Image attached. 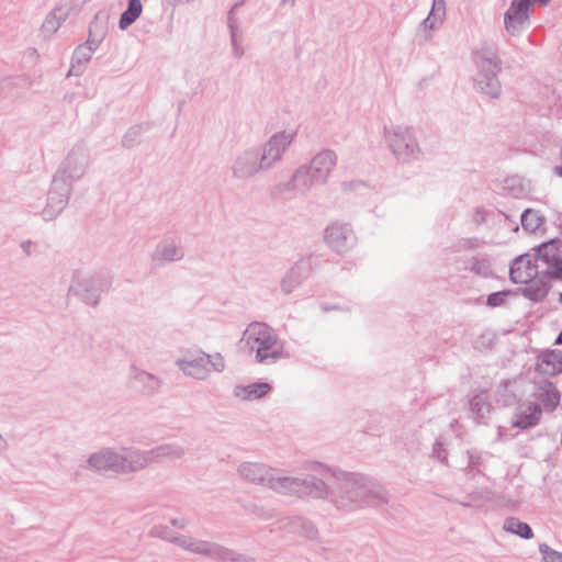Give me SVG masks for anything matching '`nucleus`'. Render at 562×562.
<instances>
[{
	"label": "nucleus",
	"mask_w": 562,
	"mask_h": 562,
	"mask_svg": "<svg viewBox=\"0 0 562 562\" xmlns=\"http://www.w3.org/2000/svg\"><path fill=\"white\" fill-rule=\"evenodd\" d=\"M561 241L552 239L541 244L538 249V256L551 267V274L562 280V251Z\"/></svg>",
	"instance_id": "3"
},
{
	"label": "nucleus",
	"mask_w": 562,
	"mask_h": 562,
	"mask_svg": "<svg viewBox=\"0 0 562 562\" xmlns=\"http://www.w3.org/2000/svg\"><path fill=\"white\" fill-rule=\"evenodd\" d=\"M509 273L515 283H527L536 276V268L528 258L520 257L513 262Z\"/></svg>",
	"instance_id": "6"
},
{
	"label": "nucleus",
	"mask_w": 562,
	"mask_h": 562,
	"mask_svg": "<svg viewBox=\"0 0 562 562\" xmlns=\"http://www.w3.org/2000/svg\"><path fill=\"white\" fill-rule=\"evenodd\" d=\"M505 529L526 539L532 537L531 528L516 518L507 519L505 522Z\"/></svg>",
	"instance_id": "12"
},
{
	"label": "nucleus",
	"mask_w": 562,
	"mask_h": 562,
	"mask_svg": "<svg viewBox=\"0 0 562 562\" xmlns=\"http://www.w3.org/2000/svg\"><path fill=\"white\" fill-rule=\"evenodd\" d=\"M559 402V393L555 390H552L549 394V408L553 409Z\"/></svg>",
	"instance_id": "17"
},
{
	"label": "nucleus",
	"mask_w": 562,
	"mask_h": 562,
	"mask_svg": "<svg viewBox=\"0 0 562 562\" xmlns=\"http://www.w3.org/2000/svg\"><path fill=\"white\" fill-rule=\"evenodd\" d=\"M555 172L562 177V166L555 168Z\"/></svg>",
	"instance_id": "20"
},
{
	"label": "nucleus",
	"mask_w": 562,
	"mask_h": 562,
	"mask_svg": "<svg viewBox=\"0 0 562 562\" xmlns=\"http://www.w3.org/2000/svg\"><path fill=\"white\" fill-rule=\"evenodd\" d=\"M537 371L541 374L553 376L562 372V351H543L537 360Z\"/></svg>",
	"instance_id": "5"
},
{
	"label": "nucleus",
	"mask_w": 562,
	"mask_h": 562,
	"mask_svg": "<svg viewBox=\"0 0 562 562\" xmlns=\"http://www.w3.org/2000/svg\"><path fill=\"white\" fill-rule=\"evenodd\" d=\"M211 362V356L201 353L196 359V362L183 361L181 362L182 370L190 375L200 378L203 372L207 370V366Z\"/></svg>",
	"instance_id": "10"
},
{
	"label": "nucleus",
	"mask_w": 562,
	"mask_h": 562,
	"mask_svg": "<svg viewBox=\"0 0 562 562\" xmlns=\"http://www.w3.org/2000/svg\"><path fill=\"white\" fill-rule=\"evenodd\" d=\"M243 473L247 476V477H250L251 480H255L256 477L254 476V474L256 472H259L261 471V468L258 467V465H251V464H248V465H245L243 467Z\"/></svg>",
	"instance_id": "16"
},
{
	"label": "nucleus",
	"mask_w": 562,
	"mask_h": 562,
	"mask_svg": "<svg viewBox=\"0 0 562 562\" xmlns=\"http://www.w3.org/2000/svg\"><path fill=\"white\" fill-rule=\"evenodd\" d=\"M540 552L546 562H562V554L552 550L547 544H540Z\"/></svg>",
	"instance_id": "14"
},
{
	"label": "nucleus",
	"mask_w": 562,
	"mask_h": 562,
	"mask_svg": "<svg viewBox=\"0 0 562 562\" xmlns=\"http://www.w3.org/2000/svg\"><path fill=\"white\" fill-rule=\"evenodd\" d=\"M509 294H510V293H509V292H507V291L493 293V294H491V295L487 297V303H488V305H491V306H499V305H502V304L505 302V299H506Z\"/></svg>",
	"instance_id": "15"
},
{
	"label": "nucleus",
	"mask_w": 562,
	"mask_h": 562,
	"mask_svg": "<svg viewBox=\"0 0 562 562\" xmlns=\"http://www.w3.org/2000/svg\"><path fill=\"white\" fill-rule=\"evenodd\" d=\"M481 68L480 76L477 78L482 89H486L487 93L495 94L497 91L496 75L499 70L498 63L493 59H482L479 63Z\"/></svg>",
	"instance_id": "4"
},
{
	"label": "nucleus",
	"mask_w": 562,
	"mask_h": 562,
	"mask_svg": "<svg viewBox=\"0 0 562 562\" xmlns=\"http://www.w3.org/2000/svg\"><path fill=\"white\" fill-rule=\"evenodd\" d=\"M290 143L291 137L285 134L273 136L267 146L263 159H267V157H270L272 160L278 159Z\"/></svg>",
	"instance_id": "8"
},
{
	"label": "nucleus",
	"mask_w": 562,
	"mask_h": 562,
	"mask_svg": "<svg viewBox=\"0 0 562 562\" xmlns=\"http://www.w3.org/2000/svg\"><path fill=\"white\" fill-rule=\"evenodd\" d=\"M521 225L526 231L535 233L543 225V218L537 211L526 210L521 215Z\"/></svg>",
	"instance_id": "11"
},
{
	"label": "nucleus",
	"mask_w": 562,
	"mask_h": 562,
	"mask_svg": "<svg viewBox=\"0 0 562 562\" xmlns=\"http://www.w3.org/2000/svg\"><path fill=\"white\" fill-rule=\"evenodd\" d=\"M240 342L249 352H255L256 360L260 363L274 362L283 357V344L274 330L265 323H250Z\"/></svg>",
	"instance_id": "1"
},
{
	"label": "nucleus",
	"mask_w": 562,
	"mask_h": 562,
	"mask_svg": "<svg viewBox=\"0 0 562 562\" xmlns=\"http://www.w3.org/2000/svg\"><path fill=\"white\" fill-rule=\"evenodd\" d=\"M549 0H513L505 15L506 30L512 34H517L528 19L529 8L535 3L546 5Z\"/></svg>",
	"instance_id": "2"
},
{
	"label": "nucleus",
	"mask_w": 562,
	"mask_h": 562,
	"mask_svg": "<svg viewBox=\"0 0 562 562\" xmlns=\"http://www.w3.org/2000/svg\"><path fill=\"white\" fill-rule=\"evenodd\" d=\"M143 12V4L140 0H130L127 9L120 18V29L125 30L133 24Z\"/></svg>",
	"instance_id": "9"
},
{
	"label": "nucleus",
	"mask_w": 562,
	"mask_h": 562,
	"mask_svg": "<svg viewBox=\"0 0 562 562\" xmlns=\"http://www.w3.org/2000/svg\"><path fill=\"white\" fill-rule=\"evenodd\" d=\"M555 344L562 345V331L559 334L558 338L555 339Z\"/></svg>",
	"instance_id": "19"
},
{
	"label": "nucleus",
	"mask_w": 562,
	"mask_h": 562,
	"mask_svg": "<svg viewBox=\"0 0 562 562\" xmlns=\"http://www.w3.org/2000/svg\"><path fill=\"white\" fill-rule=\"evenodd\" d=\"M336 165V156L331 151L318 154L311 164L313 177L317 179L326 178Z\"/></svg>",
	"instance_id": "7"
},
{
	"label": "nucleus",
	"mask_w": 562,
	"mask_h": 562,
	"mask_svg": "<svg viewBox=\"0 0 562 562\" xmlns=\"http://www.w3.org/2000/svg\"><path fill=\"white\" fill-rule=\"evenodd\" d=\"M271 390L268 383H255L244 389L245 398H260Z\"/></svg>",
	"instance_id": "13"
},
{
	"label": "nucleus",
	"mask_w": 562,
	"mask_h": 562,
	"mask_svg": "<svg viewBox=\"0 0 562 562\" xmlns=\"http://www.w3.org/2000/svg\"><path fill=\"white\" fill-rule=\"evenodd\" d=\"M103 459L104 457L103 456H93L91 459H90V463L97 468H101L102 464H103Z\"/></svg>",
	"instance_id": "18"
}]
</instances>
